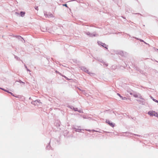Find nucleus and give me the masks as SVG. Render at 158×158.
Returning <instances> with one entry per match:
<instances>
[{
  "instance_id": "nucleus-5",
  "label": "nucleus",
  "mask_w": 158,
  "mask_h": 158,
  "mask_svg": "<svg viewBox=\"0 0 158 158\" xmlns=\"http://www.w3.org/2000/svg\"><path fill=\"white\" fill-rule=\"evenodd\" d=\"M153 100L154 101H155V102H158V101L157 100H156V99H153Z\"/></svg>"
},
{
  "instance_id": "nucleus-10",
  "label": "nucleus",
  "mask_w": 158,
  "mask_h": 158,
  "mask_svg": "<svg viewBox=\"0 0 158 158\" xmlns=\"http://www.w3.org/2000/svg\"><path fill=\"white\" fill-rule=\"evenodd\" d=\"M64 6H65L66 7H67V5L66 4H65L64 5Z\"/></svg>"
},
{
  "instance_id": "nucleus-4",
  "label": "nucleus",
  "mask_w": 158,
  "mask_h": 158,
  "mask_svg": "<svg viewBox=\"0 0 158 158\" xmlns=\"http://www.w3.org/2000/svg\"><path fill=\"white\" fill-rule=\"evenodd\" d=\"M102 46L103 47H104L106 48V49H107V48H106V44H103V45H102Z\"/></svg>"
},
{
  "instance_id": "nucleus-3",
  "label": "nucleus",
  "mask_w": 158,
  "mask_h": 158,
  "mask_svg": "<svg viewBox=\"0 0 158 158\" xmlns=\"http://www.w3.org/2000/svg\"><path fill=\"white\" fill-rule=\"evenodd\" d=\"M25 14V13L23 12H21L20 15L22 17H23L24 16Z\"/></svg>"
},
{
  "instance_id": "nucleus-11",
  "label": "nucleus",
  "mask_w": 158,
  "mask_h": 158,
  "mask_svg": "<svg viewBox=\"0 0 158 158\" xmlns=\"http://www.w3.org/2000/svg\"><path fill=\"white\" fill-rule=\"evenodd\" d=\"M120 97L121 98H123V97L121 96V97Z\"/></svg>"
},
{
  "instance_id": "nucleus-9",
  "label": "nucleus",
  "mask_w": 158,
  "mask_h": 158,
  "mask_svg": "<svg viewBox=\"0 0 158 158\" xmlns=\"http://www.w3.org/2000/svg\"><path fill=\"white\" fill-rule=\"evenodd\" d=\"M5 91H6V92H8L9 93H10L11 94H12V93L11 92H9L7 91H6V90H5Z\"/></svg>"
},
{
  "instance_id": "nucleus-1",
  "label": "nucleus",
  "mask_w": 158,
  "mask_h": 158,
  "mask_svg": "<svg viewBox=\"0 0 158 158\" xmlns=\"http://www.w3.org/2000/svg\"><path fill=\"white\" fill-rule=\"evenodd\" d=\"M148 114L150 116H154L158 118V114L155 111L153 110L150 111L148 112Z\"/></svg>"
},
{
  "instance_id": "nucleus-2",
  "label": "nucleus",
  "mask_w": 158,
  "mask_h": 158,
  "mask_svg": "<svg viewBox=\"0 0 158 158\" xmlns=\"http://www.w3.org/2000/svg\"><path fill=\"white\" fill-rule=\"evenodd\" d=\"M106 123L109 124V125L112 127H113L114 126V124L113 123L110 122L109 121H106Z\"/></svg>"
},
{
  "instance_id": "nucleus-6",
  "label": "nucleus",
  "mask_w": 158,
  "mask_h": 158,
  "mask_svg": "<svg viewBox=\"0 0 158 158\" xmlns=\"http://www.w3.org/2000/svg\"><path fill=\"white\" fill-rule=\"evenodd\" d=\"M122 99L123 100V99H127L126 98V97L123 98H123H122Z\"/></svg>"
},
{
  "instance_id": "nucleus-8",
  "label": "nucleus",
  "mask_w": 158,
  "mask_h": 158,
  "mask_svg": "<svg viewBox=\"0 0 158 158\" xmlns=\"http://www.w3.org/2000/svg\"><path fill=\"white\" fill-rule=\"evenodd\" d=\"M117 94V95H118L119 97H121V95H120V94H119L118 93V94Z\"/></svg>"
},
{
  "instance_id": "nucleus-7",
  "label": "nucleus",
  "mask_w": 158,
  "mask_h": 158,
  "mask_svg": "<svg viewBox=\"0 0 158 158\" xmlns=\"http://www.w3.org/2000/svg\"><path fill=\"white\" fill-rule=\"evenodd\" d=\"M85 72H86L87 73H88L89 71H88V70L86 69V71H85Z\"/></svg>"
}]
</instances>
